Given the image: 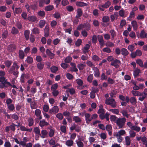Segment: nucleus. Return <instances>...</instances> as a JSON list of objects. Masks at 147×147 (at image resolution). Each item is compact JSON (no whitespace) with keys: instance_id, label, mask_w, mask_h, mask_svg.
Listing matches in <instances>:
<instances>
[{"instance_id":"c756f323","label":"nucleus","mask_w":147,"mask_h":147,"mask_svg":"<svg viewBox=\"0 0 147 147\" xmlns=\"http://www.w3.org/2000/svg\"><path fill=\"white\" fill-rule=\"evenodd\" d=\"M76 142L78 147H83V143L81 141L76 140Z\"/></svg>"},{"instance_id":"0e129e2a","label":"nucleus","mask_w":147,"mask_h":147,"mask_svg":"<svg viewBox=\"0 0 147 147\" xmlns=\"http://www.w3.org/2000/svg\"><path fill=\"white\" fill-rule=\"evenodd\" d=\"M45 3L44 0H39V7H42L44 5Z\"/></svg>"},{"instance_id":"37998d69","label":"nucleus","mask_w":147,"mask_h":147,"mask_svg":"<svg viewBox=\"0 0 147 147\" xmlns=\"http://www.w3.org/2000/svg\"><path fill=\"white\" fill-rule=\"evenodd\" d=\"M51 71L53 73H55L58 70V68L55 66L52 67L51 68Z\"/></svg>"},{"instance_id":"4c0bfd02","label":"nucleus","mask_w":147,"mask_h":147,"mask_svg":"<svg viewBox=\"0 0 147 147\" xmlns=\"http://www.w3.org/2000/svg\"><path fill=\"white\" fill-rule=\"evenodd\" d=\"M31 107L32 109H34L37 108L36 103L35 102H32L30 104Z\"/></svg>"},{"instance_id":"ddd939ff","label":"nucleus","mask_w":147,"mask_h":147,"mask_svg":"<svg viewBox=\"0 0 147 147\" xmlns=\"http://www.w3.org/2000/svg\"><path fill=\"white\" fill-rule=\"evenodd\" d=\"M131 93L135 96H141L142 95V94L138 91L132 90L131 91Z\"/></svg>"},{"instance_id":"bf43d9fd","label":"nucleus","mask_w":147,"mask_h":147,"mask_svg":"<svg viewBox=\"0 0 147 147\" xmlns=\"http://www.w3.org/2000/svg\"><path fill=\"white\" fill-rule=\"evenodd\" d=\"M82 41L81 39H78L76 42L75 44L76 46H79L81 44Z\"/></svg>"},{"instance_id":"7c9ffc66","label":"nucleus","mask_w":147,"mask_h":147,"mask_svg":"<svg viewBox=\"0 0 147 147\" xmlns=\"http://www.w3.org/2000/svg\"><path fill=\"white\" fill-rule=\"evenodd\" d=\"M32 32L34 34H38L39 33V30L38 28H35L33 29Z\"/></svg>"},{"instance_id":"338daca9","label":"nucleus","mask_w":147,"mask_h":147,"mask_svg":"<svg viewBox=\"0 0 147 147\" xmlns=\"http://www.w3.org/2000/svg\"><path fill=\"white\" fill-rule=\"evenodd\" d=\"M60 129L61 131L64 133L66 132V128L65 126H61V127Z\"/></svg>"},{"instance_id":"a19ab883","label":"nucleus","mask_w":147,"mask_h":147,"mask_svg":"<svg viewBox=\"0 0 147 147\" xmlns=\"http://www.w3.org/2000/svg\"><path fill=\"white\" fill-rule=\"evenodd\" d=\"M109 111L116 114L119 113V110L118 109H110Z\"/></svg>"},{"instance_id":"864d4df0","label":"nucleus","mask_w":147,"mask_h":147,"mask_svg":"<svg viewBox=\"0 0 147 147\" xmlns=\"http://www.w3.org/2000/svg\"><path fill=\"white\" fill-rule=\"evenodd\" d=\"M53 16L57 19H58L60 18V14L58 12H56L53 15Z\"/></svg>"},{"instance_id":"6e6552de","label":"nucleus","mask_w":147,"mask_h":147,"mask_svg":"<svg viewBox=\"0 0 147 147\" xmlns=\"http://www.w3.org/2000/svg\"><path fill=\"white\" fill-rule=\"evenodd\" d=\"M85 116L86 117V123H88L89 122L92 120V117H90V115L88 113L85 114Z\"/></svg>"},{"instance_id":"f3484780","label":"nucleus","mask_w":147,"mask_h":147,"mask_svg":"<svg viewBox=\"0 0 147 147\" xmlns=\"http://www.w3.org/2000/svg\"><path fill=\"white\" fill-rule=\"evenodd\" d=\"M39 124L41 127H42L44 126L48 125V123L46 122L45 120H43L40 121Z\"/></svg>"},{"instance_id":"39448f33","label":"nucleus","mask_w":147,"mask_h":147,"mask_svg":"<svg viewBox=\"0 0 147 147\" xmlns=\"http://www.w3.org/2000/svg\"><path fill=\"white\" fill-rule=\"evenodd\" d=\"M120 63V61L116 59H114V60L111 63V65H112L114 66L116 68H118L119 67L118 64Z\"/></svg>"},{"instance_id":"5701e85b","label":"nucleus","mask_w":147,"mask_h":147,"mask_svg":"<svg viewBox=\"0 0 147 147\" xmlns=\"http://www.w3.org/2000/svg\"><path fill=\"white\" fill-rule=\"evenodd\" d=\"M132 26L135 30H136L137 28V24L136 21H133L131 22Z\"/></svg>"},{"instance_id":"de8ad7c7","label":"nucleus","mask_w":147,"mask_h":147,"mask_svg":"<svg viewBox=\"0 0 147 147\" xmlns=\"http://www.w3.org/2000/svg\"><path fill=\"white\" fill-rule=\"evenodd\" d=\"M72 60V58L71 57L68 56L66 57L65 60V61L66 63H69Z\"/></svg>"},{"instance_id":"e433bc0d","label":"nucleus","mask_w":147,"mask_h":147,"mask_svg":"<svg viewBox=\"0 0 147 147\" xmlns=\"http://www.w3.org/2000/svg\"><path fill=\"white\" fill-rule=\"evenodd\" d=\"M86 66L85 65H84L83 64L80 63L78 64V67L80 70H82L84 67Z\"/></svg>"},{"instance_id":"473e14b6","label":"nucleus","mask_w":147,"mask_h":147,"mask_svg":"<svg viewBox=\"0 0 147 147\" xmlns=\"http://www.w3.org/2000/svg\"><path fill=\"white\" fill-rule=\"evenodd\" d=\"M130 137H134L136 136V133L132 129L129 131Z\"/></svg>"},{"instance_id":"2eb2a0df","label":"nucleus","mask_w":147,"mask_h":147,"mask_svg":"<svg viewBox=\"0 0 147 147\" xmlns=\"http://www.w3.org/2000/svg\"><path fill=\"white\" fill-rule=\"evenodd\" d=\"M87 25L88 26V27L89 28L90 27V26L89 24H88L86 25L85 24L84 25L82 24L78 26L77 28V29L80 30L82 29L85 28Z\"/></svg>"},{"instance_id":"0eeeda50","label":"nucleus","mask_w":147,"mask_h":147,"mask_svg":"<svg viewBox=\"0 0 147 147\" xmlns=\"http://www.w3.org/2000/svg\"><path fill=\"white\" fill-rule=\"evenodd\" d=\"M46 52L48 56L51 59H52L54 58L55 55L52 53L48 49H47L46 51Z\"/></svg>"},{"instance_id":"09e8293b","label":"nucleus","mask_w":147,"mask_h":147,"mask_svg":"<svg viewBox=\"0 0 147 147\" xmlns=\"http://www.w3.org/2000/svg\"><path fill=\"white\" fill-rule=\"evenodd\" d=\"M28 121L29 126H32L33 125L34 123L33 119L32 118H30L28 119Z\"/></svg>"},{"instance_id":"c85d7f7f","label":"nucleus","mask_w":147,"mask_h":147,"mask_svg":"<svg viewBox=\"0 0 147 147\" xmlns=\"http://www.w3.org/2000/svg\"><path fill=\"white\" fill-rule=\"evenodd\" d=\"M110 5V2L108 1L105 4L103 5H101V7L104 8H106L108 7Z\"/></svg>"},{"instance_id":"5fc2aeb1","label":"nucleus","mask_w":147,"mask_h":147,"mask_svg":"<svg viewBox=\"0 0 147 147\" xmlns=\"http://www.w3.org/2000/svg\"><path fill=\"white\" fill-rule=\"evenodd\" d=\"M44 64L41 63H38L37 65L38 68L40 69H41L43 68Z\"/></svg>"},{"instance_id":"bb28decb","label":"nucleus","mask_w":147,"mask_h":147,"mask_svg":"<svg viewBox=\"0 0 147 147\" xmlns=\"http://www.w3.org/2000/svg\"><path fill=\"white\" fill-rule=\"evenodd\" d=\"M73 120L76 122H80L81 120L80 119L78 116H74L73 117Z\"/></svg>"},{"instance_id":"58836bf2","label":"nucleus","mask_w":147,"mask_h":147,"mask_svg":"<svg viewBox=\"0 0 147 147\" xmlns=\"http://www.w3.org/2000/svg\"><path fill=\"white\" fill-rule=\"evenodd\" d=\"M140 73V70L138 69H136L134 71V75L135 77H136L139 76Z\"/></svg>"},{"instance_id":"72a5a7b5","label":"nucleus","mask_w":147,"mask_h":147,"mask_svg":"<svg viewBox=\"0 0 147 147\" xmlns=\"http://www.w3.org/2000/svg\"><path fill=\"white\" fill-rule=\"evenodd\" d=\"M34 131L35 133L40 136L41 135V134L40 132V130L38 127H36L34 128Z\"/></svg>"},{"instance_id":"4be33fe9","label":"nucleus","mask_w":147,"mask_h":147,"mask_svg":"<svg viewBox=\"0 0 147 147\" xmlns=\"http://www.w3.org/2000/svg\"><path fill=\"white\" fill-rule=\"evenodd\" d=\"M45 36H48L49 35V28L48 26L46 25L45 26Z\"/></svg>"},{"instance_id":"4468645a","label":"nucleus","mask_w":147,"mask_h":147,"mask_svg":"<svg viewBox=\"0 0 147 147\" xmlns=\"http://www.w3.org/2000/svg\"><path fill=\"white\" fill-rule=\"evenodd\" d=\"M121 54L124 56L127 55L129 53L127 50L125 48H123L121 50Z\"/></svg>"},{"instance_id":"b1692460","label":"nucleus","mask_w":147,"mask_h":147,"mask_svg":"<svg viewBox=\"0 0 147 147\" xmlns=\"http://www.w3.org/2000/svg\"><path fill=\"white\" fill-rule=\"evenodd\" d=\"M131 129L133 131L134 130L136 131L139 132L140 130V128L139 127H138L136 125H133V126H132L131 127Z\"/></svg>"},{"instance_id":"1a4fd4ad","label":"nucleus","mask_w":147,"mask_h":147,"mask_svg":"<svg viewBox=\"0 0 147 147\" xmlns=\"http://www.w3.org/2000/svg\"><path fill=\"white\" fill-rule=\"evenodd\" d=\"M93 70L94 73V76L96 77H99L100 75L99 69L96 67H94Z\"/></svg>"},{"instance_id":"13d9d810","label":"nucleus","mask_w":147,"mask_h":147,"mask_svg":"<svg viewBox=\"0 0 147 147\" xmlns=\"http://www.w3.org/2000/svg\"><path fill=\"white\" fill-rule=\"evenodd\" d=\"M121 113L122 114L123 116H125L127 118H128V115L127 114V113L126 111L123 110L121 112Z\"/></svg>"},{"instance_id":"6ab92c4d","label":"nucleus","mask_w":147,"mask_h":147,"mask_svg":"<svg viewBox=\"0 0 147 147\" xmlns=\"http://www.w3.org/2000/svg\"><path fill=\"white\" fill-rule=\"evenodd\" d=\"M28 19L30 21L34 22L36 21L37 18L35 16H30L28 17Z\"/></svg>"},{"instance_id":"e2e57ef3","label":"nucleus","mask_w":147,"mask_h":147,"mask_svg":"<svg viewBox=\"0 0 147 147\" xmlns=\"http://www.w3.org/2000/svg\"><path fill=\"white\" fill-rule=\"evenodd\" d=\"M118 118L114 115H112L111 116L110 119L112 121H116Z\"/></svg>"},{"instance_id":"69168bd1","label":"nucleus","mask_w":147,"mask_h":147,"mask_svg":"<svg viewBox=\"0 0 147 147\" xmlns=\"http://www.w3.org/2000/svg\"><path fill=\"white\" fill-rule=\"evenodd\" d=\"M4 147H11V144L9 141L6 142L4 144Z\"/></svg>"},{"instance_id":"ea45409f","label":"nucleus","mask_w":147,"mask_h":147,"mask_svg":"<svg viewBox=\"0 0 147 147\" xmlns=\"http://www.w3.org/2000/svg\"><path fill=\"white\" fill-rule=\"evenodd\" d=\"M18 31L17 29L15 27H13L12 28L11 33L13 34H16L18 33Z\"/></svg>"},{"instance_id":"20e7f679","label":"nucleus","mask_w":147,"mask_h":147,"mask_svg":"<svg viewBox=\"0 0 147 147\" xmlns=\"http://www.w3.org/2000/svg\"><path fill=\"white\" fill-rule=\"evenodd\" d=\"M59 109L58 107L57 106H54L51 109H50L49 111V113L51 114L56 113L59 112Z\"/></svg>"},{"instance_id":"f03ea898","label":"nucleus","mask_w":147,"mask_h":147,"mask_svg":"<svg viewBox=\"0 0 147 147\" xmlns=\"http://www.w3.org/2000/svg\"><path fill=\"white\" fill-rule=\"evenodd\" d=\"M125 134V131L124 130H121L118 132H116L114 134V136H116L119 142H121L122 140V138L121 136Z\"/></svg>"},{"instance_id":"79ce46f5","label":"nucleus","mask_w":147,"mask_h":147,"mask_svg":"<svg viewBox=\"0 0 147 147\" xmlns=\"http://www.w3.org/2000/svg\"><path fill=\"white\" fill-rule=\"evenodd\" d=\"M69 92L71 94H73L75 93V90L73 88H72L71 89L67 88V90L66 91V92Z\"/></svg>"},{"instance_id":"603ef678","label":"nucleus","mask_w":147,"mask_h":147,"mask_svg":"<svg viewBox=\"0 0 147 147\" xmlns=\"http://www.w3.org/2000/svg\"><path fill=\"white\" fill-rule=\"evenodd\" d=\"M22 10L20 8H16L14 12L16 13H20L22 11Z\"/></svg>"},{"instance_id":"3c124183","label":"nucleus","mask_w":147,"mask_h":147,"mask_svg":"<svg viewBox=\"0 0 147 147\" xmlns=\"http://www.w3.org/2000/svg\"><path fill=\"white\" fill-rule=\"evenodd\" d=\"M57 117L59 120H61L63 118V116L62 114L61 113H59L56 115Z\"/></svg>"},{"instance_id":"a878e982","label":"nucleus","mask_w":147,"mask_h":147,"mask_svg":"<svg viewBox=\"0 0 147 147\" xmlns=\"http://www.w3.org/2000/svg\"><path fill=\"white\" fill-rule=\"evenodd\" d=\"M45 20H40L39 23L38 25L40 28H42L45 25Z\"/></svg>"},{"instance_id":"cd10ccee","label":"nucleus","mask_w":147,"mask_h":147,"mask_svg":"<svg viewBox=\"0 0 147 147\" xmlns=\"http://www.w3.org/2000/svg\"><path fill=\"white\" fill-rule=\"evenodd\" d=\"M130 102L131 103L135 105L136 104L137 102L136 98L134 97H131L130 98Z\"/></svg>"},{"instance_id":"2f4dec72","label":"nucleus","mask_w":147,"mask_h":147,"mask_svg":"<svg viewBox=\"0 0 147 147\" xmlns=\"http://www.w3.org/2000/svg\"><path fill=\"white\" fill-rule=\"evenodd\" d=\"M16 48L15 45H10L8 47V49L10 51H13Z\"/></svg>"},{"instance_id":"49530a36","label":"nucleus","mask_w":147,"mask_h":147,"mask_svg":"<svg viewBox=\"0 0 147 147\" xmlns=\"http://www.w3.org/2000/svg\"><path fill=\"white\" fill-rule=\"evenodd\" d=\"M8 108L10 110L12 111L14 109V105L12 104L8 105Z\"/></svg>"},{"instance_id":"8fccbe9b","label":"nucleus","mask_w":147,"mask_h":147,"mask_svg":"<svg viewBox=\"0 0 147 147\" xmlns=\"http://www.w3.org/2000/svg\"><path fill=\"white\" fill-rule=\"evenodd\" d=\"M29 32L28 30H26L25 31L24 35L26 37V39L27 40H28L29 39Z\"/></svg>"},{"instance_id":"4d7b16f0","label":"nucleus","mask_w":147,"mask_h":147,"mask_svg":"<svg viewBox=\"0 0 147 147\" xmlns=\"http://www.w3.org/2000/svg\"><path fill=\"white\" fill-rule=\"evenodd\" d=\"M8 32L7 30L5 31L2 35V37L3 38H5L7 35Z\"/></svg>"},{"instance_id":"412c9836","label":"nucleus","mask_w":147,"mask_h":147,"mask_svg":"<svg viewBox=\"0 0 147 147\" xmlns=\"http://www.w3.org/2000/svg\"><path fill=\"white\" fill-rule=\"evenodd\" d=\"M20 130L22 131H27L30 132H31L32 129V128L30 129H27L26 127L23 126H21L20 127Z\"/></svg>"},{"instance_id":"9d476101","label":"nucleus","mask_w":147,"mask_h":147,"mask_svg":"<svg viewBox=\"0 0 147 147\" xmlns=\"http://www.w3.org/2000/svg\"><path fill=\"white\" fill-rule=\"evenodd\" d=\"M19 68L18 66L17 65L16 63H14L13 65L12 66V68L10 69L9 71V73L10 74H12L15 68L18 69Z\"/></svg>"},{"instance_id":"052dcab7","label":"nucleus","mask_w":147,"mask_h":147,"mask_svg":"<svg viewBox=\"0 0 147 147\" xmlns=\"http://www.w3.org/2000/svg\"><path fill=\"white\" fill-rule=\"evenodd\" d=\"M76 82L79 86H82L83 84L82 81L80 79L76 80Z\"/></svg>"},{"instance_id":"c9c22d12","label":"nucleus","mask_w":147,"mask_h":147,"mask_svg":"<svg viewBox=\"0 0 147 147\" xmlns=\"http://www.w3.org/2000/svg\"><path fill=\"white\" fill-rule=\"evenodd\" d=\"M19 54L20 59H23L24 58V55L23 51L20 50L19 52Z\"/></svg>"},{"instance_id":"c03bdc74","label":"nucleus","mask_w":147,"mask_h":147,"mask_svg":"<svg viewBox=\"0 0 147 147\" xmlns=\"http://www.w3.org/2000/svg\"><path fill=\"white\" fill-rule=\"evenodd\" d=\"M2 83L4 84V85L5 86V87H7L8 86H11L10 83L9 82H8L7 81V80L6 79L3 82H2Z\"/></svg>"},{"instance_id":"680f3d73","label":"nucleus","mask_w":147,"mask_h":147,"mask_svg":"<svg viewBox=\"0 0 147 147\" xmlns=\"http://www.w3.org/2000/svg\"><path fill=\"white\" fill-rule=\"evenodd\" d=\"M136 63L141 67H143V62L140 59H138L136 60Z\"/></svg>"},{"instance_id":"423d86ee","label":"nucleus","mask_w":147,"mask_h":147,"mask_svg":"<svg viewBox=\"0 0 147 147\" xmlns=\"http://www.w3.org/2000/svg\"><path fill=\"white\" fill-rule=\"evenodd\" d=\"M98 39L101 47H102L104 45V41L103 38L101 35L98 36Z\"/></svg>"},{"instance_id":"a211bd4d","label":"nucleus","mask_w":147,"mask_h":147,"mask_svg":"<svg viewBox=\"0 0 147 147\" xmlns=\"http://www.w3.org/2000/svg\"><path fill=\"white\" fill-rule=\"evenodd\" d=\"M73 141L71 140H68L66 141L65 144L68 146H71L73 144Z\"/></svg>"},{"instance_id":"dca6fc26","label":"nucleus","mask_w":147,"mask_h":147,"mask_svg":"<svg viewBox=\"0 0 147 147\" xmlns=\"http://www.w3.org/2000/svg\"><path fill=\"white\" fill-rule=\"evenodd\" d=\"M54 9V7L52 5H49L46 6L45 8V11H50Z\"/></svg>"},{"instance_id":"a18cd8bd","label":"nucleus","mask_w":147,"mask_h":147,"mask_svg":"<svg viewBox=\"0 0 147 147\" xmlns=\"http://www.w3.org/2000/svg\"><path fill=\"white\" fill-rule=\"evenodd\" d=\"M93 79V76L92 74H90L89 75L88 77V81L90 82H92V80Z\"/></svg>"},{"instance_id":"774afa93","label":"nucleus","mask_w":147,"mask_h":147,"mask_svg":"<svg viewBox=\"0 0 147 147\" xmlns=\"http://www.w3.org/2000/svg\"><path fill=\"white\" fill-rule=\"evenodd\" d=\"M92 59L95 61H98L99 60V58L97 56L94 55L93 56Z\"/></svg>"},{"instance_id":"aec40b11","label":"nucleus","mask_w":147,"mask_h":147,"mask_svg":"<svg viewBox=\"0 0 147 147\" xmlns=\"http://www.w3.org/2000/svg\"><path fill=\"white\" fill-rule=\"evenodd\" d=\"M76 4L78 6H84L87 5V4L81 2H76Z\"/></svg>"},{"instance_id":"6e6d98bb","label":"nucleus","mask_w":147,"mask_h":147,"mask_svg":"<svg viewBox=\"0 0 147 147\" xmlns=\"http://www.w3.org/2000/svg\"><path fill=\"white\" fill-rule=\"evenodd\" d=\"M66 9L67 10L69 11H73L74 8L72 6H68L66 7Z\"/></svg>"},{"instance_id":"393cba45","label":"nucleus","mask_w":147,"mask_h":147,"mask_svg":"<svg viewBox=\"0 0 147 147\" xmlns=\"http://www.w3.org/2000/svg\"><path fill=\"white\" fill-rule=\"evenodd\" d=\"M109 17L107 16H104L102 18V21L105 23L109 21Z\"/></svg>"},{"instance_id":"f8f14e48","label":"nucleus","mask_w":147,"mask_h":147,"mask_svg":"<svg viewBox=\"0 0 147 147\" xmlns=\"http://www.w3.org/2000/svg\"><path fill=\"white\" fill-rule=\"evenodd\" d=\"M125 144L127 146H128L130 144L131 140L129 137L127 136L125 138Z\"/></svg>"},{"instance_id":"9b49d317","label":"nucleus","mask_w":147,"mask_h":147,"mask_svg":"<svg viewBox=\"0 0 147 147\" xmlns=\"http://www.w3.org/2000/svg\"><path fill=\"white\" fill-rule=\"evenodd\" d=\"M78 16H76V18L77 19L79 18L81 16L82 14V11L81 9L78 8L77 10Z\"/></svg>"},{"instance_id":"f257e3e1","label":"nucleus","mask_w":147,"mask_h":147,"mask_svg":"<svg viewBox=\"0 0 147 147\" xmlns=\"http://www.w3.org/2000/svg\"><path fill=\"white\" fill-rule=\"evenodd\" d=\"M125 122V118L123 117L117 119V121L115 122L117 125L119 127V128L121 129L123 127Z\"/></svg>"},{"instance_id":"f704fd0d","label":"nucleus","mask_w":147,"mask_h":147,"mask_svg":"<svg viewBox=\"0 0 147 147\" xmlns=\"http://www.w3.org/2000/svg\"><path fill=\"white\" fill-rule=\"evenodd\" d=\"M110 32L112 36V40H113L114 37L115 36V31L113 30H111L110 31Z\"/></svg>"},{"instance_id":"7ed1b4c3","label":"nucleus","mask_w":147,"mask_h":147,"mask_svg":"<svg viewBox=\"0 0 147 147\" xmlns=\"http://www.w3.org/2000/svg\"><path fill=\"white\" fill-rule=\"evenodd\" d=\"M105 103L107 105H110L113 108H115L117 106L115 100L112 98L106 99Z\"/></svg>"}]
</instances>
